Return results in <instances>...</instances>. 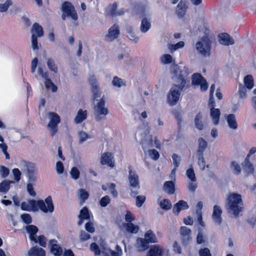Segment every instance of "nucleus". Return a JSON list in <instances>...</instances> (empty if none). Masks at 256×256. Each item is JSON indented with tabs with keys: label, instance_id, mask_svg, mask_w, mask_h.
<instances>
[{
	"label": "nucleus",
	"instance_id": "nucleus-32",
	"mask_svg": "<svg viewBox=\"0 0 256 256\" xmlns=\"http://www.w3.org/2000/svg\"><path fill=\"white\" fill-rule=\"evenodd\" d=\"M78 218H82V219H84L86 220H90L89 210L86 206H84L80 210V214L78 215Z\"/></svg>",
	"mask_w": 256,
	"mask_h": 256
},
{
	"label": "nucleus",
	"instance_id": "nucleus-2",
	"mask_svg": "<svg viewBox=\"0 0 256 256\" xmlns=\"http://www.w3.org/2000/svg\"><path fill=\"white\" fill-rule=\"evenodd\" d=\"M226 202L228 211L232 212L234 216H238L242 210L243 205L241 195L237 193L230 194L227 197Z\"/></svg>",
	"mask_w": 256,
	"mask_h": 256
},
{
	"label": "nucleus",
	"instance_id": "nucleus-16",
	"mask_svg": "<svg viewBox=\"0 0 256 256\" xmlns=\"http://www.w3.org/2000/svg\"><path fill=\"white\" fill-rule=\"evenodd\" d=\"M188 205L186 202L183 200H180L177 203L174 204L173 208V212L174 214H178L182 210H186L188 208Z\"/></svg>",
	"mask_w": 256,
	"mask_h": 256
},
{
	"label": "nucleus",
	"instance_id": "nucleus-39",
	"mask_svg": "<svg viewBox=\"0 0 256 256\" xmlns=\"http://www.w3.org/2000/svg\"><path fill=\"white\" fill-rule=\"evenodd\" d=\"M38 73L44 80H52L49 78V72L48 71H44L43 68L41 66L38 67Z\"/></svg>",
	"mask_w": 256,
	"mask_h": 256
},
{
	"label": "nucleus",
	"instance_id": "nucleus-36",
	"mask_svg": "<svg viewBox=\"0 0 256 256\" xmlns=\"http://www.w3.org/2000/svg\"><path fill=\"white\" fill-rule=\"evenodd\" d=\"M126 230L130 233L136 234L138 231L139 227L132 222L128 223L126 224Z\"/></svg>",
	"mask_w": 256,
	"mask_h": 256
},
{
	"label": "nucleus",
	"instance_id": "nucleus-13",
	"mask_svg": "<svg viewBox=\"0 0 256 256\" xmlns=\"http://www.w3.org/2000/svg\"><path fill=\"white\" fill-rule=\"evenodd\" d=\"M220 44L228 46L234 43V39L227 33H221L218 36Z\"/></svg>",
	"mask_w": 256,
	"mask_h": 256
},
{
	"label": "nucleus",
	"instance_id": "nucleus-18",
	"mask_svg": "<svg viewBox=\"0 0 256 256\" xmlns=\"http://www.w3.org/2000/svg\"><path fill=\"white\" fill-rule=\"evenodd\" d=\"M86 118L87 111L86 110H83L82 109H80L74 118V122L76 124H80Z\"/></svg>",
	"mask_w": 256,
	"mask_h": 256
},
{
	"label": "nucleus",
	"instance_id": "nucleus-62",
	"mask_svg": "<svg viewBox=\"0 0 256 256\" xmlns=\"http://www.w3.org/2000/svg\"><path fill=\"white\" fill-rule=\"evenodd\" d=\"M231 164L234 170L235 171V174H239L241 172V168L240 165L234 161L232 162Z\"/></svg>",
	"mask_w": 256,
	"mask_h": 256
},
{
	"label": "nucleus",
	"instance_id": "nucleus-11",
	"mask_svg": "<svg viewBox=\"0 0 256 256\" xmlns=\"http://www.w3.org/2000/svg\"><path fill=\"white\" fill-rule=\"evenodd\" d=\"M120 28L118 24H114L108 30V34L105 36L110 41H112L117 38L120 34Z\"/></svg>",
	"mask_w": 256,
	"mask_h": 256
},
{
	"label": "nucleus",
	"instance_id": "nucleus-3",
	"mask_svg": "<svg viewBox=\"0 0 256 256\" xmlns=\"http://www.w3.org/2000/svg\"><path fill=\"white\" fill-rule=\"evenodd\" d=\"M180 84L170 88L167 94L166 101L170 106H175L178 102L180 92L184 88L186 81H180Z\"/></svg>",
	"mask_w": 256,
	"mask_h": 256
},
{
	"label": "nucleus",
	"instance_id": "nucleus-42",
	"mask_svg": "<svg viewBox=\"0 0 256 256\" xmlns=\"http://www.w3.org/2000/svg\"><path fill=\"white\" fill-rule=\"evenodd\" d=\"M128 36L130 40H134L135 42H136L138 41V37L136 35L133 30L132 28L130 27L128 29Z\"/></svg>",
	"mask_w": 256,
	"mask_h": 256
},
{
	"label": "nucleus",
	"instance_id": "nucleus-8",
	"mask_svg": "<svg viewBox=\"0 0 256 256\" xmlns=\"http://www.w3.org/2000/svg\"><path fill=\"white\" fill-rule=\"evenodd\" d=\"M105 100L102 98L96 104V112L97 116H96V121H100L102 119L104 118V117L102 116L104 115L106 116L108 113V110L107 108H104Z\"/></svg>",
	"mask_w": 256,
	"mask_h": 256
},
{
	"label": "nucleus",
	"instance_id": "nucleus-4",
	"mask_svg": "<svg viewBox=\"0 0 256 256\" xmlns=\"http://www.w3.org/2000/svg\"><path fill=\"white\" fill-rule=\"evenodd\" d=\"M198 53L204 56H210L212 48V42L207 36H204L196 44Z\"/></svg>",
	"mask_w": 256,
	"mask_h": 256
},
{
	"label": "nucleus",
	"instance_id": "nucleus-38",
	"mask_svg": "<svg viewBox=\"0 0 256 256\" xmlns=\"http://www.w3.org/2000/svg\"><path fill=\"white\" fill-rule=\"evenodd\" d=\"M35 243H38L39 244L42 246L46 247V239L44 235L39 236L38 238L36 237L35 240H32Z\"/></svg>",
	"mask_w": 256,
	"mask_h": 256
},
{
	"label": "nucleus",
	"instance_id": "nucleus-15",
	"mask_svg": "<svg viewBox=\"0 0 256 256\" xmlns=\"http://www.w3.org/2000/svg\"><path fill=\"white\" fill-rule=\"evenodd\" d=\"M28 256H46V252L36 246L32 247L28 252Z\"/></svg>",
	"mask_w": 256,
	"mask_h": 256
},
{
	"label": "nucleus",
	"instance_id": "nucleus-31",
	"mask_svg": "<svg viewBox=\"0 0 256 256\" xmlns=\"http://www.w3.org/2000/svg\"><path fill=\"white\" fill-rule=\"evenodd\" d=\"M172 74L178 78V80H186L184 76L182 74V71L178 66H175L172 68Z\"/></svg>",
	"mask_w": 256,
	"mask_h": 256
},
{
	"label": "nucleus",
	"instance_id": "nucleus-9",
	"mask_svg": "<svg viewBox=\"0 0 256 256\" xmlns=\"http://www.w3.org/2000/svg\"><path fill=\"white\" fill-rule=\"evenodd\" d=\"M100 162L102 165H107L110 168H114L115 164L113 154L108 152H104L101 155Z\"/></svg>",
	"mask_w": 256,
	"mask_h": 256
},
{
	"label": "nucleus",
	"instance_id": "nucleus-26",
	"mask_svg": "<svg viewBox=\"0 0 256 256\" xmlns=\"http://www.w3.org/2000/svg\"><path fill=\"white\" fill-rule=\"evenodd\" d=\"M144 238L149 243H156L158 242L157 238L154 232L150 230L144 234Z\"/></svg>",
	"mask_w": 256,
	"mask_h": 256
},
{
	"label": "nucleus",
	"instance_id": "nucleus-23",
	"mask_svg": "<svg viewBox=\"0 0 256 256\" xmlns=\"http://www.w3.org/2000/svg\"><path fill=\"white\" fill-rule=\"evenodd\" d=\"M198 146L197 150V154H200V155L204 154V152L208 146V143L206 141L202 138H200L198 139Z\"/></svg>",
	"mask_w": 256,
	"mask_h": 256
},
{
	"label": "nucleus",
	"instance_id": "nucleus-57",
	"mask_svg": "<svg viewBox=\"0 0 256 256\" xmlns=\"http://www.w3.org/2000/svg\"><path fill=\"white\" fill-rule=\"evenodd\" d=\"M38 38L36 36H35V34H32V48L34 50H38Z\"/></svg>",
	"mask_w": 256,
	"mask_h": 256
},
{
	"label": "nucleus",
	"instance_id": "nucleus-56",
	"mask_svg": "<svg viewBox=\"0 0 256 256\" xmlns=\"http://www.w3.org/2000/svg\"><path fill=\"white\" fill-rule=\"evenodd\" d=\"M198 254L200 256H212L210 250L207 248L200 249Z\"/></svg>",
	"mask_w": 256,
	"mask_h": 256
},
{
	"label": "nucleus",
	"instance_id": "nucleus-27",
	"mask_svg": "<svg viewBox=\"0 0 256 256\" xmlns=\"http://www.w3.org/2000/svg\"><path fill=\"white\" fill-rule=\"evenodd\" d=\"M12 181L4 180L0 183V192L6 193L10 188V185Z\"/></svg>",
	"mask_w": 256,
	"mask_h": 256
},
{
	"label": "nucleus",
	"instance_id": "nucleus-55",
	"mask_svg": "<svg viewBox=\"0 0 256 256\" xmlns=\"http://www.w3.org/2000/svg\"><path fill=\"white\" fill-rule=\"evenodd\" d=\"M85 229L88 232L90 233H93L95 231V228L94 226V224L90 222L86 224Z\"/></svg>",
	"mask_w": 256,
	"mask_h": 256
},
{
	"label": "nucleus",
	"instance_id": "nucleus-29",
	"mask_svg": "<svg viewBox=\"0 0 256 256\" xmlns=\"http://www.w3.org/2000/svg\"><path fill=\"white\" fill-rule=\"evenodd\" d=\"M202 115L200 112H199L195 116L194 118V124L198 130H202L204 128L203 123L202 121Z\"/></svg>",
	"mask_w": 256,
	"mask_h": 256
},
{
	"label": "nucleus",
	"instance_id": "nucleus-37",
	"mask_svg": "<svg viewBox=\"0 0 256 256\" xmlns=\"http://www.w3.org/2000/svg\"><path fill=\"white\" fill-rule=\"evenodd\" d=\"M242 166L244 170L248 172V174H253L254 172V168L253 164L250 162H244Z\"/></svg>",
	"mask_w": 256,
	"mask_h": 256
},
{
	"label": "nucleus",
	"instance_id": "nucleus-5",
	"mask_svg": "<svg viewBox=\"0 0 256 256\" xmlns=\"http://www.w3.org/2000/svg\"><path fill=\"white\" fill-rule=\"evenodd\" d=\"M132 166H128V180L130 186L131 188L130 196H136L138 192V191L133 190V189L138 190L140 188V182L138 176L136 174L135 171L132 170Z\"/></svg>",
	"mask_w": 256,
	"mask_h": 256
},
{
	"label": "nucleus",
	"instance_id": "nucleus-53",
	"mask_svg": "<svg viewBox=\"0 0 256 256\" xmlns=\"http://www.w3.org/2000/svg\"><path fill=\"white\" fill-rule=\"evenodd\" d=\"M198 156V164L200 168L204 170L206 168V162L204 158V154L200 155V154H197Z\"/></svg>",
	"mask_w": 256,
	"mask_h": 256
},
{
	"label": "nucleus",
	"instance_id": "nucleus-35",
	"mask_svg": "<svg viewBox=\"0 0 256 256\" xmlns=\"http://www.w3.org/2000/svg\"><path fill=\"white\" fill-rule=\"evenodd\" d=\"M91 84L92 86V91L94 93V98H96L100 96L101 92L99 90L98 86L96 84L97 81H92Z\"/></svg>",
	"mask_w": 256,
	"mask_h": 256
},
{
	"label": "nucleus",
	"instance_id": "nucleus-48",
	"mask_svg": "<svg viewBox=\"0 0 256 256\" xmlns=\"http://www.w3.org/2000/svg\"><path fill=\"white\" fill-rule=\"evenodd\" d=\"M192 84L194 85H200V88L205 90L208 88V84L207 81H192Z\"/></svg>",
	"mask_w": 256,
	"mask_h": 256
},
{
	"label": "nucleus",
	"instance_id": "nucleus-33",
	"mask_svg": "<svg viewBox=\"0 0 256 256\" xmlns=\"http://www.w3.org/2000/svg\"><path fill=\"white\" fill-rule=\"evenodd\" d=\"M186 4H182V0L177 6V14L179 17L182 18L186 13Z\"/></svg>",
	"mask_w": 256,
	"mask_h": 256
},
{
	"label": "nucleus",
	"instance_id": "nucleus-58",
	"mask_svg": "<svg viewBox=\"0 0 256 256\" xmlns=\"http://www.w3.org/2000/svg\"><path fill=\"white\" fill-rule=\"evenodd\" d=\"M135 218L132 214L130 210H127L125 215V220L128 223L132 222V221L134 220Z\"/></svg>",
	"mask_w": 256,
	"mask_h": 256
},
{
	"label": "nucleus",
	"instance_id": "nucleus-46",
	"mask_svg": "<svg viewBox=\"0 0 256 256\" xmlns=\"http://www.w3.org/2000/svg\"><path fill=\"white\" fill-rule=\"evenodd\" d=\"M20 217L22 222L26 224L30 225V224L32 222V217L28 214H22Z\"/></svg>",
	"mask_w": 256,
	"mask_h": 256
},
{
	"label": "nucleus",
	"instance_id": "nucleus-44",
	"mask_svg": "<svg viewBox=\"0 0 256 256\" xmlns=\"http://www.w3.org/2000/svg\"><path fill=\"white\" fill-rule=\"evenodd\" d=\"M11 0H6L4 4H0V12H6L10 6L12 4Z\"/></svg>",
	"mask_w": 256,
	"mask_h": 256
},
{
	"label": "nucleus",
	"instance_id": "nucleus-63",
	"mask_svg": "<svg viewBox=\"0 0 256 256\" xmlns=\"http://www.w3.org/2000/svg\"><path fill=\"white\" fill-rule=\"evenodd\" d=\"M12 172L14 176V180L18 182L20 179L21 172L18 168H15L12 170Z\"/></svg>",
	"mask_w": 256,
	"mask_h": 256
},
{
	"label": "nucleus",
	"instance_id": "nucleus-47",
	"mask_svg": "<svg viewBox=\"0 0 256 256\" xmlns=\"http://www.w3.org/2000/svg\"><path fill=\"white\" fill-rule=\"evenodd\" d=\"M186 176L191 180L192 182H196V175L192 168H189L186 170Z\"/></svg>",
	"mask_w": 256,
	"mask_h": 256
},
{
	"label": "nucleus",
	"instance_id": "nucleus-14",
	"mask_svg": "<svg viewBox=\"0 0 256 256\" xmlns=\"http://www.w3.org/2000/svg\"><path fill=\"white\" fill-rule=\"evenodd\" d=\"M222 210L220 207L218 206L214 205V206L212 218L218 224H220L222 223Z\"/></svg>",
	"mask_w": 256,
	"mask_h": 256
},
{
	"label": "nucleus",
	"instance_id": "nucleus-28",
	"mask_svg": "<svg viewBox=\"0 0 256 256\" xmlns=\"http://www.w3.org/2000/svg\"><path fill=\"white\" fill-rule=\"evenodd\" d=\"M47 66L49 70L54 74L58 72V67L57 64H56L54 60L52 58H49L48 59Z\"/></svg>",
	"mask_w": 256,
	"mask_h": 256
},
{
	"label": "nucleus",
	"instance_id": "nucleus-1",
	"mask_svg": "<svg viewBox=\"0 0 256 256\" xmlns=\"http://www.w3.org/2000/svg\"><path fill=\"white\" fill-rule=\"evenodd\" d=\"M21 208L26 211L37 212L40 210L44 213H52L54 211V206L52 196H48L44 201L42 200H30L28 204L25 202H22Z\"/></svg>",
	"mask_w": 256,
	"mask_h": 256
},
{
	"label": "nucleus",
	"instance_id": "nucleus-41",
	"mask_svg": "<svg viewBox=\"0 0 256 256\" xmlns=\"http://www.w3.org/2000/svg\"><path fill=\"white\" fill-rule=\"evenodd\" d=\"M80 198L82 202H84L88 198L89 194L88 192L84 188H80L79 190Z\"/></svg>",
	"mask_w": 256,
	"mask_h": 256
},
{
	"label": "nucleus",
	"instance_id": "nucleus-25",
	"mask_svg": "<svg viewBox=\"0 0 256 256\" xmlns=\"http://www.w3.org/2000/svg\"><path fill=\"white\" fill-rule=\"evenodd\" d=\"M162 250L158 246L154 245L148 251V256H162Z\"/></svg>",
	"mask_w": 256,
	"mask_h": 256
},
{
	"label": "nucleus",
	"instance_id": "nucleus-61",
	"mask_svg": "<svg viewBox=\"0 0 256 256\" xmlns=\"http://www.w3.org/2000/svg\"><path fill=\"white\" fill-rule=\"evenodd\" d=\"M56 170L58 174H62L64 172V166L62 162L60 161H58L56 164Z\"/></svg>",
	"mask_w": 256,
	"mask_h": 256
},
{
	"label": "nucleus",
	"instance_id": "nucleus-60",
	"mask_svg": "<svg viewBox=\"0 0 256 256\" xmlns=\"http://www.w3.org/2000/svg\"><path fill=\"white\" fill-rule=\"evenodd\" d=\"M0 172L2 178H6L10 174V170L6 166H2L0 167Z\"/></svg>",
	"mask_w": 256,
	"mask_h": 256
},
{
	"label": "nucleus",
	"instance_id": "nucleus-19",
	"mask_svg": "<svg viewBox=\"0 0 256 256\" xmlns=\"http://www.w3.org/2000/svg\"><path fill=\"white\" fill-rule=\"evenodd\" d=\"M210 114L212 117L214 124L216 125L218 124L220 116V112L218 108H210Z\"/></svg>",
	"mask_w": 256,
	"mask_h": 256
},
{
	"label": "nucleus",
	"instance_id": "nucleus-30",
	"mask_svg": "<svg viewBox=\"0 0 256 256\" xmlns=\"http://www.w3.org/2000/svg\"><path fill=\"white\" fill-rule=\"evenodd\" d=\"M137 244L139 245V246L142 248V250H146L149 247V242L146 239L138 238L136 240Z\"/></svg>",
	"mask_w": 256,
	"mask_h": 256
},
{
	"label": "nucleus",
	"instance_id": "nucleus-21",
	"mask_svg": "<svg viewBox=\"0 0 256 256\" xmlns=\"http://www.w3.org/2000/svg\"><path fill=\"white\" fill-rule=\"evenodd\" d=\"M164 190L169 194H172L175 192L174 184L172 181H166L164 184Z\"/></svg>",
	"mask_w": 256,
	"mask_h": 256
},
{
	"label": "nucleus",
	"instance_id": "nucleus-34",
	"mask_svg": "<svg viewBox=\"0 0 256 256\" xmlns=\"http://www.w3.org/2000/svg\"><path fill=\"white\" fill-rule=\"evenodd\" d=\"M160 207L164 210H169L172 208V204L168 199H163L160 202Z\"/></svg>",
	"mask_w": 256,
	"mask_h": 256
},
{
	"label": "nucleus",
	"instance_id": "nucleus-40",
	"mask_svg": "<svg viewBox=\"0 0 256 256\" xmlns=\"http://www.w3.org/2000/svg\"><path fill=\"white\" fill-rule=\"evenodd\" d=\"M45 86L47 90H51L52 92H56L58 87L55 85L52 81H45Z\"/></svg>",
	"mask_w": 256,
	"mask_h": 256
},
{
	"label": "nucleus",
	"instance_id": "nucleus-49",
	"mask_svg": "<svg viewBox=\"0 0 256 256\" xmlns=\"http://www.w3.org/2000/svg\"><path fill=\"white\" fill-rule=\"evenodd\" d=\"M108 186L110 190V194L114 198H117L118 192L116 190V184L114 183H110L108 184Z\"/></svg>",
	"mask_w": 256,
	"mask_h": 256
},
{
	"label": "nucleus",
	"instance_id": "nucleus-17",
	"mask_svg": "<svg viewBox=\"0 0 256 256\" xmlns=\"http://www.w3.org/2000/svg\"><path fill=\"white\" fill-rule=\"evenodd\" d=\"M27 232L29 234V238L32 241L36 240V234L38 232V228L34 225H28L26 227Z\"/></svg>",
	"mask_w": 256,
	"mask_h": 256
},
{
	"label": "nucleus",
	"instance_id": "nucleus-59",
	"mask_svg": "<svg viewBox=\"0 0 256 256\" xmlns=\"http://www.w3.org/2000/svg\"><path fill=\"white\" fill-rule=\"evenodd\" d=\"M150 156L154 160H157L160 157L159 152L155 149L150 150L149 151Z\"/></svg>",
	"mask_w": 256,
	"mask_h": 256
},
{
	"label": "nucleus",
	"instance_id": "nucleus-45",
	"mask_svg": "<svg viewBox=\"0 0 256 256\" xmlns=\"http://www.w3.org/2000/svg\"><path fill=\"white\" fill-rule=\"evenodd\" d=\"M161 61L164 64H169L172 62V58L169 54H164L161 57Z\"/></svg>",
	"mask_w": 256,
	"mask_h": 256
},
{
	"label": "nucleus",
	"instance_id": "nucleus-12",
	"mask_svg": "<svg viewBox=\"0 0 256 256\" xmlns=\"http://www.w3.org/2000/svg\"><path fill=\"white\" fill-rule=\"evenodd\" d=\"M49 243L50 252L54 256H60L62 254V249L58 244L57 240L55 239L50 240Z\"/></svg>",
	"mask_w": 256,
	"mask_h": 256
},
{
	"label": "nucleus",
	"instance_id": "nucleus-50",
	"mask_svg": "<svg viewBox=\"0 0 256 256\" xmlns=\"http://www.w3.org/2000/svg\"><path fill=\"white\" fill-rule=\"evenodd\" d=\"M146 198L144 196H138L136 197V206L138 208L141 207L145 202Z\"/></svg>",
	"mask_w": 256,
	"mask_h": 256
},
{
	"label": "nucleus",
	"instance_id": "nucleus-64",
	"mask_svg": "<svg viewBox=\"0 0 256 256\" xmlns=\"http://www.w3.org/2000/svg\"><path fill=\"white\" fill-rule=\"evenodd\" d=\"M38 64V58H34L32 61L31 64V72L34 73L36 72Z\"/></svg>",
	"mask_w": 256,
	"mask_h": 256
},
{
	"label": "nucleus",
	"instance_id": "nucleus-22",
	"mask_svg": "<svg viewBox=\"0 0 256 256\" xmlns=\"http://www.w3.org/2000/svg\"><path fill=\"white\" fill-rule=\"evenodd\" d=\"M151 28V23L148 19L144 18L142 20L140 30L143 33L146 32Z\"/></svg>",
	"mask_w": 256,
	"mask_h": 256
},
{
	"label": "nucleus",
	"instance_id": "nucleus-6",
	"mask_svg": "<svg viewBox=\"0 0 256 256\" xmlns=\"http://www.w3.org/2000/svg\"><path fill=\"white\" fill-rule=\"evenodd\" d=\"M48 116L50 120L48 124V127L50 132V135L53 136L58 131V124L60 122V118L54 112H50Z\"/></svg>",
	"mask_w": 256,
	"mask_h": 256
},
{
	"label": "nucleus",
	"instance_id": "nucleus-10",
	"mask_svg": "<svg viewBox=\"0 0 256 256\" xmlns=\"http://www.w3.org/2000/svg\"><path fill=\"white\" fill-rule=\"evenodd\" d=\"M180 231L182 242L184 246H186L192 240V231L190 228L185 226H181Z\"/></svg>",
	"mask_w": 256,
	"mask_h": 256
},
{
	"label": "nucleus",
	"instance_id": "nucleus-51",
	"mask_svg": "<svg viewBox=\"0 0 256 256\" xmlns=\"http://www.w3.org/2000/svg\"><path fill=\"white\" fill-rule=\"evenodd\" d=\"M172 156L174 168L176 169L180 165V163L181 160L180 157L176 154H173Z\"/></svg>",
	"mask_w": 256,
	"mask_h": 256
},
{
	"label": "nucleus",
	"instance_id": "nucleus-24",
	"mask_svg": "<svg viewBox=\"0 0 256 256\" xmlns=\"http://www.w3.org/2000/svg\"><path fill=\"white\" fill-rule=\"evenodd\" d=\"M227 122L229 127L230 128L235 130L238 128V124L236 120L235 115L234 114H229L226 118Z\"/></svg>",
	"mask_w": 256,
	"mask_h": 256
},
{
	"label": "nucleus",
	"instance_id": "nucleus-54",
	"mask_svg": "<svg viewBox=\"0 0 256 256\" xmlns=\"http://www.w3.org/2000/svg\"><path fill=\"white\" fill-rule=\"evenodd\" d=\"M110 200L108 196H105L102 197L100 200V204L102 207H106L110 204Z\"/></svg>",
	"mask_w": 256,
	"mask_h": 256
},
{
	"label": "nucleus",
	"instance_id": "nucleus-43",
	"mask_svg": "<svg viewBox=\"0 0 256 256\" xmlns=\"http://www.w3.org/2000/svg\"><path fill=\"white\" fill-rule=\"evenodd\" d=\"M70 174L74 180H78L80 178V172L76 167H72L70 171Z\"/></svg>",
	"mask_w": 256,
	"mask_h": 256
},
{
	"label": "nucleus",
	"instance_id": "nucleus-7",
	"mask_svg": "<svg viewBox=\"0 0 256 256\" xmlns=\"http://www.w3.org/2000/svg\"><path fill=\"white\" fill-rule=\"evenodd\" d=\"M62 12L66 14L68 18H70L74 20H77L78 15L74 5L69 1L63 2L61 6Z\"/></svg>",
	"mask_w": 256,
	"mask_h": 256
},
{
	"label": "nucleus",
	"instance_id": "nucleus-20",
	"mask_svg": "<svg viewBox=\"0 0 256 256\" xmlns=\"http://www.w3.org/2000/svg\"><path fill=\"white\" fill-rule=\"evenodd\" d=\"M31 32L35 34L37 37L40 38L44 36V30L42 27L37 22L33 24Z\"/></svg>",
	"mask_w": 256,
	"mask_h": 256
},
{
	"label": "nucleus",
	"instance_id": "nucleus-52",
	"mask_svg": "<svg viewBox=\"0 0 256 256\" xmlns=\"http://www.w3.org/2000/svg\"><path fill=\"white\" fill-rule=\"evenodd\" d=\"M184 46V42L183 41H180L176 44H171L170 48L172 51H174L180 48H182Z\"/></svg>",
	"mask_w": 256,
	"mask_h": 256
}]
</instances>
